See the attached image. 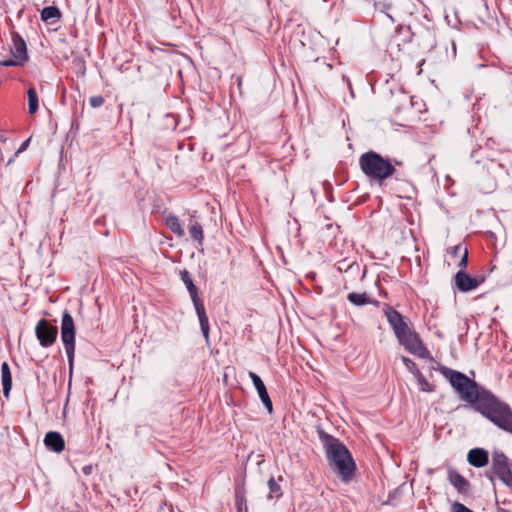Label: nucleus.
I'll use <instances>...</instances> for the list:
<instances>
[{
	"instance_id": "obj_1",
	"label": "nucleus",
	"mask_w": 512,
	"mask_h": 512,
	"mask_svg": "<svg viewBox=\"0 0 512 512\" xmlns=\"http://www.w3.org/2000/svg\"><path fill=\"white\" fill-rule=\"evenodd\" d=\"M321 439L330 467L342 481L346 483L352 481L357 467L349 450L342 442L330 435L323 434Z\"/></svg>"
},
{
	"instance_id": "obj_2",
	"label": "nucleus",
	"mask_w": 512,
	"mask_h": 512,
	"mask_svg": "<svg viewBox=\"0 0 512 512\" xmlns=\"http://www.w3.org/2000/svg\"><path fill=\"white\" fill-rule=\"evenodd\" d=\"M359 165L362 172L378 184L394 175L396 169L391 160L384 158L376 152L370 151L361 155Z\"/></svg>"
},
{
	"instance_id": "obj_3",
	"label": "nucleus",
	"mask_w": 512,
	"mask_h": 512,
	"mask_svg": "<svg viewBox=\"0 0 512 512\" xmlns=\"http://www.w3.org/2000/svg\"><path fill=\"white\" fill-rule=\"evenodd\" d=\"M477 410L500 429L512 434V410L495 398L479 403Z\"/></svg>"
},
{
	"instance_id": "obj_4",
	"label": "nucleus",
	"mask_w": 512,
	"mask_h": 512,
	"mask_svg": "<svg viewBox=\"0 0 512 512\" xmlns=\"http://www.w3.org/2000/svg\"><path fill=\"white\" fill-rule=\"evenodd\" d=\"M443 374L449 379L452 386L461 397L468 402H475L478 398L477 385L466 375L458 371L443 369Z\"/></svg>"
},
{
	"instance_id": "obj_5",
	"label": "nucleus",
	"mask_w": 512,
	"mask_h": 512,
	"mask_svg": "<svg viewBox=\"0 0 512 512\" xmlns=\"http://www.w3.org/2000/svg\"><path fill=\"white\" fill-rule=\"evenodd\" d=\"M181 279L186 285V288L193 301L196 313L199 318L201 331L206 339L209 338V321L205 312V308L202 300L199 298L197 287L194 285L192 278L188 271L184 270L181 272Z\"/></svg>"
},
{
	"instance_id": "obj_6",
	"label": "nucleus",
	"mask_w": 512,
	"mask_h": 512,
	"mask_svg": "<svg viewBox=\"0 0 512 512\" xmlns=\"http://www.w3.org/2000/svg\"><path fill=\"white\" fill-rule=\"evenodd\" d=\"M61 339L68 356L70 372L73 369L75 354V325L72 316L65 311L61 322Z\"/></svg>"
},
{
	"instance_id": "obj_7",
	"label": "nucleus",
	"mask_w": 512,
	"mask_h": 512,
	"mask_svg": "<svg viewBox=\"0 0 512 512\" xmlns=\"http://www.w3.org/2000/svg\"><path fill=\"white\" fill-rule=\"evenodd\" d=\"M396 337L409 353L424 359L430 357L428 349L424 346L418 334L410 328H407Z\"/></svg>"
},
{
	"instance_id": "obj_8",
	"label": "nucleus",
	"mask_w": 512,
	"mask_h": 512,
	"mask_svg": "<svg viewBox=\"0 0 512 512\" xmlns=\"http://www.w3.org/2000/svg\"><path fill=\"white\" fill-rule=\"evenodd\" d=\"M492 472L508 487L512 488V471L507 457L501 452H495L492 456Z\"/></svg>"
},
{
	"instance_id": "obj_9",
	"label": "nucleus",
	"mask_w": 512,
	"mask_h": 512,
	"mask_svg": "<svg viewBox=\"0 0 512 512\" xmlns=\"http://www.w3.org/2000/svg\"><path fill=\"white\" fill-rule=\"evenodd\" d=\"M35 333L40 345L42 347H49L56 341L58 330L46 320H40L36 325Z\"/></svg>"
},
{
	"instance_id": "obj_10",
	"label": "nucleus",
	"mask_w": 512,
	"mask_h": 512,
	"mask_svg": "<svg viewBox=\"0 0 512 512\" xmlns=\"http://www.w3.org/2000/svg\"><path fill=\"white\" fill-rule=\"evenodd\" d=\"M27 60V48L25 42L20 39L13 40V47L11 56L8 59L2 60L0 63L3 66H19L23 65Z\"/></svg>"
},
{
	"instance_id": "obj_11",
	"label": "nucleus",
	"mask_w": 512,
	"mask_h": 512,
	"mask_svg": "<svg viewBox=\"0 0 512 512\" xmlns=\"http://www.w3.org/2000/svg\"><path fill=\"white\" fill-rule=\"evenodd\" d=\"M484 281L483 277H471L461 269L456 273L455 284L462 292H467L476 289Z\"/></svg>"
},
{
	"instance_id": "obj_12",
	"label": "nucleus",
	"mask_w": 512,
	"mask_h": 512,
	"mask_svg": "<svg viewBox=\"0 0 512 512\" xmlns=\"http://www.w3.org/2000/svg\"><path fill=\"white\" fill-rule=\"evenodd\" d=\"M448 480L461 494H467L470 489L469 481L464 478L457 470L449 468L447 470Z\"/></svg>"
},
{
	"instance_id": "obj_13",
	"label": "nucleus",
	"mask_w": 512,
	"mask_h": 512,
	"mask_svg": "<svg viewBox=\"0 0 512 512\" xmlns=\"http://www.w3.org/2000/svg\"><path fill=\"white\" fill-rule=\"evenodd\" d=\"M44 444L48 449L56 453L62 452L65 448L64 439L58 432H48L45 435Z\"/></svg>"
},
{
	"instance_id": "obj_14",
	"label": "nucleus",
	"mask_w": 512,
	"mask_h": 512,
	"mask_svg": "<svg viewBox=\"0 0 512 512\" xmlns=\"http://www.w3.org/2000/svg\"><path fill=\"white\" fill-rule=\"evenodd\" d=\"M467 460L474 467H484L488 463V452L482 448H474L469 451Z\"/></svg>"
},
{
	"instance_id": "obj_15",
	"label": "nucleus",
	"mask_w": 512,
	"mask_h": 512,
	"mask_svg": "<svg viewBox=\"0 0 512 512\" xmlns=\"http://www.w3.org/2000/svg\"><path fill=\"white\" fill-rule=\"evenodd\" d=\"M386 316L396 336L409 328L403 317L396 310L390 309Z\"/></svg>"
},
{
	"instance_id": "obj_16",
	"label": "nucleus",
	"mask_w": 512,
	"mask_h": 512,
	"mask_svg": "<svg viewBox=\"0 0 512 512\" xmlns=\"http://www.w3.org/2000/svg\"><path fill=\"white\" fill-rule=\"evenodd\" d=\"M451 256L453 258H459L457 265L461 269L466 268L467 263H468V249L465 245H463L461 243L456 245L451 251Z\"/></svg>"
},
{
	"instance_id": "obj_17",
	"label": "nucleus",
	"mask_w": 512,
	"mask_h": 512,
	"mask_svg": "<svg viewBox=\"0 0 512 512\" xmlns=\"http://www.w3.org/2000/svg\"><path fill=\"white\" fill-rule=\"evenodd\" d=\"M1 381L3 392L5 396H8L12 387V376L7 362H3L1 365Z\"/></svg>"
},
{
	"instance_id": "obj_18",
	"label": "nucleus",
	"mask_w": 512,
	"mask_h": 512,
	"mask_svg": "<svg viewBox=\"0 0 512 512\" xmlns=\"http://www.w3.org/2000/svg\"><path fill=\"white\" fill-rule=\"evenodd\" d=\"M166 224L168 228L177 236L183 237L185 235V231L181 225V222L176 216H168L166 218Z\"/></svg>"
},
{
	"instance_id": "obj_19",
	"label": "nucleus",
	"mask_w": 512,
	"mask_h": 512,
	"mask_svg": "<svg viewBox=\"0 0 512 512\" xmlns=\"http://www.w3.org/2000/svg\"><path fill=\"white\" fill-rule=\"evenodd\" d=\"M189 231L192 238L201 244L204 238L202 225L196 221H191Z\"/></svg>"
},
{
	"instance_id": "obj_20",
	"label": "nucleus",
	"mask_w": 512,
	"mask_h": 512,
	"mask_svg": "<svg viewBox=\"0 0 512 512\" xmlns=\"http://www.w3.org/2000/svg\"><path fill=\"white\" fill-rule=\"evenodd\" d=\"M41 18L43 21L57 20L60 18V11L58 8L49 6L45 7L41 12Z\"/></svg>"
},
{
	"instance_id": "obj_21",
	"label": "nucleus",
	"mask_w": 512,
	"mask_h": 512,
	"mask_svg": "<svg viewBox=\"0 0 512 512\" xmlns=\"http://www.w3.org/2000/svg\"><path fill=\"white\" fill-rule=\"evenodd\" d=\"M28 109L30 114H34L38 110V96L33 87L28 89Z\"/></svg>"
},
{
	"instance_id": "obj_22",
	"label": "nucleus",
	"mask_w": 512,
	"mask_h": 512,
	"mask_svg": "<svg viewBox=\"0 0 512 512\" xmlns=\"http://www.w3.org/2000/svg\"><path fill=\"white\" fill-rule=\"evenodd\" d=\"M415 376L417 378V383L419 386V389L423 392H432L434 391V385L429 383L424 376L420 373L418 369H416Z\"/></svg>"
},
{
	"instance_id": "obj_23",
	"label": "nucleus",
	"mask_w": 512,
	"mask_h": 512,
	"mask_svg": "<svg viewBox=\"0 0 512 512\" xmlns=\"http://www.w3.org/2000/svg\"><path fill=\"white\" fill-rule=\"evenodd\" d=\"M348 300L356 306H362L369 303V297L366 293H350L348 294Z\"/></svg>"
},
{
	"instance_id": "obj_24",
	"label": "nucleus",
	"mask_w": 512,
	"mask_h": 512,
	"mask_svg": "<svg viewBox=\"0 0 512 512\" xmlns=\"http://www.w3.org/2000/svg\"><path fill=\"white\" fill-rule=\"evenodd\" d=\"M269 487V497L270 498H279L282 495V490L280 485L275 481L273 477H271L268 481Z\"/></svg>"
},
{
	"instance_id": "obj_25",
	"label": "nucleus",
	"mask_w": 512,
	"mask_h": 512,
	"mask_svg": "<svg viewBox=\"0 0 512 512\" xmlns=\"http://www.w3.org/2000/svg\"><path fill=\"white\" fill-rule=\"evenodd\" d=\"M258 395H259L262 403L264 404V406L268 410V413L271 414L273 412V404H272V401L270 399V396L268 394V391H267L266 387L263 388V389H260L258 391Z\"/></svg>"
},
{
	"instance_id": "obj_26",
	"label": "nucleus",
	"mask_w": 512,
	"mask_h": 512,
	"mask_svg": "<svg viewBox=\"0 0 512 512\" xmlns=\"http://www.w3.org/2000/svg\"><path fill=\"white\" fill-rule=\"evenodd\" d=\"M249 377L251 378L254 386H255V389L257 390V392L260 390V389H263L265 388V384L264 382L261 380V378L254 372L250 371L249 372Z\"/></svg>"
},
{
	"instance_id": "obj_27",
	"label": "nucleus",
	"mask_w": 512,
	"mask_h": 512,
	"mask_svg": "<svg viewBox=\"0 0 512 512\" xmlns=\"http://www.w3.org/2000/svg\"><path fill=\"white\" fill-rule=\"evenodd\" d=\"M89 103L93 108H98L103 105L104 98L101 95H94L90 97Z\"/></svg>"
},
{
	"instance_id": "obj_28",
	"label": "nucleus",
	"mask_w": 512,
	"mask_h": 512,
	"mask_svg": "<svg viewBox=\"0 0 512 512\" xmlns=\"http://www.w3.org/2000/svg\"><path fill=\"white\" fill-rule=\"evenodd\" d=\"M238 512H247L246 499L243 495H238L236 500Z\"/></svg>"
},
{
	"instance_id": "obj_29",
	"label": "nucleus",
	"mask_w": 512,
	"mask_h": 512,
	"mask_svg": "<svg viewBox=\"0 0 512 512\" xmlns=\"http://www.w3.org/2000/svg\"><path fill=\"white\" fill-rule=\"evenodd\" d=\"M451 511L452 512H473L472 510H470L465 505H463L459 502H455L452 504Z\"/></svg>"
},
{
	"instance_id": "obj_30",
	"label": "nucleus",
	"mask_w": 512,
	"mask_h": 512,
	"mask_svg": "<svg viewBox=\"0 0 512 512\" xmlns=\"http://www.w3.org/2000/svg\"><path fill=\"white\" fill-rule=\"evenodd\" d=\"M402 360H403L404 364L406 365V367L410 370H413V372L415 374L416 369H417L415 363L407 357H402Z\"/></svg>"
},
{
	"instance_id": "obj_31",
	"label": "nucleus",
	"mask_w": 512,
	"mask_h": 512,
	"mask_svg": "<svg viewBox=\"0 0 512 512\" xmlns=\"http://www.w3.org/2000/svg\"><path fill=\"white\" fill-rule=\"evenodd\" d=\"M29 142H30V138H28L27 140H25V141L21 144V146H20V148L18 149L17 153H21V152H23L24 150H26V149H27V147H28V145H29Z\"/></svg>"
}]
</instances>
